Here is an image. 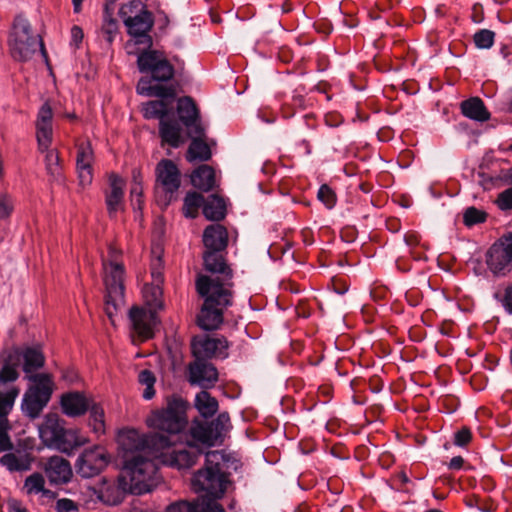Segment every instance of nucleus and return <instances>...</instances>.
I'll return each mask as SVG.
<instances>
[{
    "instance_id": "25",
    "label": "nucleus",
    "mask_w": 512,
    "mask_h": 512,
    "mask_svg": "<svg viewBox=\"0 0 512 512\" xmlns=\"http://www.w3.org/2000/svg\"><path fill=\"white\" fill-rule=\"evenodd\" d=\"M461 113L468 119L476 122H486L491 114L479 97H471L460 104Z\"/></svg>"
},
{
    "instance_id": "33",
    "label": "nucleus",
    "mask_w": 512,
    "mask_h": 512,
    "mask_svg": "<svg viewBox=\"0 0 512 512\" xmlns=\"http://www.w3.org/2000/svg\"><path fill=\"white\" fill-rule=\"evenodd\" d=\"M166 98H160V100L149 101L142 107L143 115L146 119L158 118L160 121L166 119L169 113V108L166 102Z\"/></svg>"
},
{
    "instance_id": "14",
    "label": "nucleus",
    "mask_w": 512,
    "mask_h": 512,
    "mask_svg": "<svg viewBox=\"0 0 512 512\" xmlns=\"http://www.w3.org/2000/svg\"><path fill=\"white\" fill-rule=\"evenodd\" d=\"M156 189H161L166 194L167 202L171 200L172 195L180 187V172L173 161L168 159L161 160L156 166Z\"/></svg>"
},
{
    "instance_id": "29",
    "label": "nucleus",
    "mask_w": 512,
    "mask_h": 512,
    "mask_svg": "<svg viewBox=\"0 0 512 512\" xmlns=\"http://www.w3.org/2000/svg\"><path fill=\"white\" fill-rule=\"evenodd\" d=\"M192 138L191 144L187 151V160L193 162L196 160L206 161L211 157L209 146L203 141L204 136L197 137L189 135Z\"/></svg>"
},
{
    "instance_id": "27",
    "label": "nucleus",
    "mask_w": 512,
    "mask_h": 512,
    "mask_svg": "<svg viewBox=\"0 0 512 512\" xmlns=\"http://www.w3.org/2000/svg\"><path fill=\"white\" fill-rule=\"evenodd\" d=\"M159 133L162 141L172 147H179L183 142L182 129L174 120H169L168 118L162 119L160 121Z\"/></svg>"
},
{
    "instance_id": "12",
    "label": "nucleus",
    "mask_w": 512,
    "mask_h": 512,
    "mask_svg": "<svg viewBox=\"0 0 512 512\" xmlns=\"http://www.w3.org/2000/svg\"><path fill=\"white\" fill-rule=\"evenodd\" d=\"M128 328L133 339L145 341L153 336L157 324L156 312L145 306H132L127 314Z\"/></svg>"
},
{
    "instance_id": "48",
    "label": "nucleus",
    "mask_w": 512,
    "mask_h": 512,
    "mask_svg": "<svg viewBox=\"0 0 512 512\" xmlns=\"http://www.w3.org/2000/svg\"><path fill=\"white\" fill-rule=\"evenodd\" d=\"M498 242L503 245V249L508 253L512 259V232L501 237Z\"/></svg>"
},
{
    "instance_id": "13",
    "label": "nucleus",
    "mask_w": 512,
    "mask_h": 512,
    "mask_svg": "<svg viewBox=\"0 0 512 512\" xmlns=\"http://www.w3.org/2000/svg\"><path fill=\"white\" fill-rule=\"evenodd\" d=\"M110 457L105 448L95 446L84 450L76 462V471L83 478L98 475L109 463Z\"/></svg>"
},
{
    "instance_id": "19",
    "label": "nucleus",
    "mask_w": 512,
    "mask_h": 512,
    "mask_svg": "<svg viewBox=\"0 0 512 512\" xmlns=\"http://www.w3.org/2000/svg\"><path fill=\"white\" fill-rule=\"evenodd\" d=\"M218 380V372L211 364L203 360H195L189 366V381L193 385L208 389Z\"/></svg>"
},
{
    "instance_id": "1",
    "label": "nucleus",
    "mask_w": 512,
    "mask_h": 512,
    "mask_svg": "<svg viewBox=\"0 0 512 512\" xmlns=\"http://www.w3.org/2000/svg\"><path fill=\"white\" fill-rule=\"evenodd\" d=\"M187 404L178 396H171L161 408L146 417V425L155 430L141 433L135 429L119 432L117 442L123 460L121 481L123 489L141 495L151 491L158 464L177 469L193 466L202 453L192 441L182 442L188 420Z\"/></svg>"
},
{
    "instance_id": "53",
    "label": "nucleus",
    "mask_w": 512,
    "mask_h": 512,
    "mask_svg": "<svg viewBox=\"0 0 512 512\" xmlns=\"http://www.w3.org/2000/svg\"><path fill=\"white\" fill-rule=\"evenodd\" d=\"M463 463L464 460L461 456H455L450 460L448 467L453 470H459L462 468Z\"/></svg>"
},
{
    "instance_id": "58",
    "label": "nucleus",
    "mask_w": 512,
    "mask_h": 512,
    "mask_svg": "<svg viewBox=\"0 0 512 512\" xmlns=\"http://www.w3.org/2000/svg\"><path fill=\"white\" fill-rule=\"evenodd\" d=\"M511 149H512V146H511Z\"/></svg>"
},
{
    "instance_id": "10",
    "label": "nucleus",
    "mask_w": 512,
    "mask_h": 512,
    "mask_svg": "<svg viewBox=\"0 0 512 512\" xmlns=\"http://www.w3.org/2000/svg\"><path fill=\"white\" fill-rule=\"evenodd\" d=\"M119 16L127 27L128 33L135 39V44L151 46L152 41L148 32L152 28L153 19L140 1L134 0L122 5Z\"/></svg>"
},
{
    "instance_id": "31",
    "label": "nucleus",
    "mask_w": 512,
    "mask_h": 512,
    "mask_svg": "<svg viewBox=\"0 0 512 512\" xmlns=\"http://www.w3.org/2000/svg\"><path fill=\"white\" fill-rule=\"evenodd\" d=\"M195 407L202 417L210 418L218 410V401L203 390L196 394Z\"/></svg>"
},
{
    "instance_id": "55",
    "label": "nucleus",
    "mask_w": 512,
    "mask_h": 512,
    "mask_svg": "<svg viewBox=\"0 0 512 512\" xmlns=\"http://www.w3.org/2000/svg\"><path fill=\"white\" fill-rule=\"evenodd\" d=\"M154 394H155V391H154L153 386H146V388L143 392V397L146 400H150L154 396Z\"/></svg>"
},
{
    "instance_id": "57",
    "label": "nucleus",
    "mask_w": 512,
    "mask_h": 512,
    "mask_svg": "<svg viewBox=\"0 0 512 512\" xmlns=\"http://www.w3.org/2000/svg\"><path fill=\"white\" fill-rule=\"evenodd\" d=\"M507 178L512 183V168H510L507 172Z\"/></svg>"
},
{
    "instance_id": "41",
    "label": "nucleus",
    "mask_w": 512,
    "mask_h": 512,
    "mask_svg": "<svg viewBox=\"0 0 512 512\" xmlns=\"http://www.w3.org/2000/svg\"><path fill=\"white\" fill-rule=\"evenodd\" d=\"M317 197L328 209H331L335 206L336 195L329 186L322 185L319 188Z\"/></svg>"
},
{
    "instance_id": "9",
    "label": "nucleus",
    "mask_w": 512,
    "mask_h": 512,
    "mask_svg": "<svg viewBox=\"0 0 512 512\" xmlns=\"http://www.w3.org/2000/svg\"><path fill=\"white\" fill-rule=\"evenodd\" d=\"M8 45L11 56L18 61L31 59L38 50L44 53L40 37L32 33L29 22L23 17L15 18Z\"/></svg>"
},
{
    "instance_id": "56",
    "label": "nucleus",
    "mask_w": 512,
    "mask_h": 512,
    "mask_svg": "<svg viewBox=\"0 0 512 512\" xmlns=\"http://www.w3.org/2000/svg\"><path fill=\"white\" fill-rule=\"evenodd\" d=\"M84 0H72L73 3V10L75 13H79L81 11L82 2Z\"/></svg>"
},
{
    "instance_id": "54",
    "label": "nucleus",
    "mask_w": 512,
    "mask_h": 512,
    "mask_svg": "<svg viewBox=\"0 0 512 512\" xmlns=\"http://www.w3.org/2000/svg\"><path fill=\"white\" fill-rule=\"evenodd\" d=\"M205 512H225L223 507L220 504H210L206 508H204Z\"/></svg>"
},
{
    "instance_id": "17",
    "label": "nucleus",
    "mask_w": 512,
    "mask_h": 512,
    "mask_svg": "<svg viewBox=\"0 0 512 512\" xmlns=\"http://www.w3.org/2000/svg\"><path fill=\"white\" fill-rule=\"evenodd\" d=\"M94 153L89 142H82L77 147L76 171L79 185L82 188L88 187L93 180L92 163Z\"/></svg>"
},
{
    "instance_id": "45",
    "label": "nucleus",
    "mask_w": 512,
    "mask_h": 512,
    "mask_svg": "<svg viewBox=\"0 0 512 512\" xmlns=\"http://www.w3.org/2000/svg\"><path fill=\"white\" fill-rule=\"evenodd\" d=\"M502 305L505 310L512 315V284L505 289Z\"/></svg>"
},
{
    "instance_id": "51",
    "label": "nucleus",
    "mask_w": 512,
    "mask_h": 512,
    "mask_svg": "<svg viewBox=\"0 0 512 512\" xmlns=\"http://www.w3.org/2000/svg\"><path fill=\"white\" fill-rule=\"evenodd\" d=\"M104 31L109 34V40H112V34H114L117 30L116 21L113 19H105V24L103 26Z\"/></svg>"
},
{
    "instance_id": "22",
    "label": "nucleus",
    "mask_w": 512,
    "mask_h": 512,
    "mask_svg": "<svg viewBox=\"0 0 512 512\" xmlns=\"http://www.w3.org/2000/svg\"><path fill=\"white\" fill-rule=\"evenodd\" d=\"M44 470L49 481L53 484H65L72 477L70 463L60 456L50 457Z\"/></svg>"
},
{
    "instance_id": "15",
    "label": "nucleus",
    "mask_w": 512,
    "mask_h": 512,
    "mask_svg": "<svg viewBox=\"0 0 512 512\" xmlns=\"http://www.w3.org/2000/svg\"><path fill=\"white\" fill-rule=\"evenodd\" d=\"M228 343L223 337H195L192 341V351L196 360H203L212 357L224 359L228 356Z\"/></svg>"
},
{
    "instance_id": "49",
    "label": "nucleus",
    "mask_w": 512,
    "mask_h": 512,
    "mask_svg": "<svg viewBox=\"0 0 512 512\" xmlns=\"http://www.w3.org/2000/svg\"><path fill=\"white\" fill-rule=\"evenodd\" d=\"M156 265L157 266L161 265L160 259H158L157 262L155 264H153V266H152L151 276H152L153 282L151 284H159L160 285L163 280L162 273L160 271V268L156 267Z\"/></svg>"
},
{
    "instance_id": "43",
    "label": "nucleus",
    "mask_w": 512,
    "mask_h": 512,
    "mask_svg": "<svg viewBox=\"0 0 512 512\" xmlns=\"http://www.w3.org/2000/svg\"><path fill=\"white\" fill-rule=\"evenodd\" d=\"M55 509L57 512H75L78 510L77 504L67 498L57 500Z\"/></svg>"
},
{
    "instance_id": "37",
    "label": "nucleus",
    "mask_w": 512,
    "mask_h": 512,
    "mask_svg": "<svg viewBox=\"0 0 512 512\" xmlns=\"http://www.w3.org/2000/svg\"><path fill=\"white\" fill-rule=\"evenodd\" d=\"M45 479L40 473H33L28 476L24 483V488L28 494H47L49 491L44 489Z\"/></svg>"
},
{
    "instance_id": "39",
    "label": "nucleus",
    "mask_w": 512,
    "mask_h": 512,
    "mask_svg": "<svg viewBox=\"0 0 512 512\" xmlns=\"http://www.w3.org/2000/svg\"><path fill=\"white\" fill-rule=\"evenodd\" d=\"M486 213L475 207H469L463 214L464 224L468 227L482 223L486 220Z\"/></svg>"
},
{
    "instance_id": "5",
    "label": "nucleus",
    "mask_w": 512,
    "mask_h": 512,
    "mask_svg": "<svg viewBox=\"0 0 512 512\" xmlns=\"http://www.w3.org/2000/svg\"><path fill=\"white\" fill-rule=\"evenodd\" d=\"M38 433L44 446L69 456L89 441L79 429L65 428L63 421L55 413L45 415L38 426Z\"/></svg>"
},
{
    "instance_id": "52",
    "label": "nucleus",
    "mask_w": 512,
    "mask_h": 512,
    "mask_svg": "<svg viewBox=\"0 0 512 512\" xmlns=\"http://www.w3.org/2000/svg\"><path fill=\"white\" fill-rule=\"evenodd\" d=\"M71 37H72V41L75 43V44H78L82 41L83 39V31L80 27L78 26H73L72 29H71Z\"/></svg>"
},
{
    "instance_id": "38",
    "label": "nucleus",
    "mask_w": 512,
    "mask_h": 512,
    "mask_svg": "<svg viewBox=\"0 0 512 512\" xmlns=\"http://www.w3.org/2000/svg\"><path fill=\"white\" fill-rule=\"evenodd\" d=\"M142 184H141V175L137 170L133 171V184L130 190L131 203L132 206L136 209H141L142 204Z\"/></svg>"
},
{
    "instance_id": "50",
    "label": "nucleus",
    "mask_w": 512,
    "mask_h": 512,
    "mask_svg": "<svg viewBox=\"0 0 512 512\" xmlns=\"http://www.w3.org/2000/svg\"><path fill=\"white\" fill-rule=\"evenodd\" d=\"M8 512H27L23 504L16 499H9L7 502Z\"/></svg>"
},
{
    "instance_id": "4",
    "label": "nucleus",
    "mask_w": 512,
    "mask_h": 512,
    "mask_svg": "<svg viewBox=\"0 0 512 512\" xmlns=\"http://www.w3.org/2000/svg\"><path fill=\"white\" fill-rule=\"evenodd\" d=\"M226 285L220 283L218 278L207 275L197 278V292L204 298L197 322L203 330H215L223 322V311L232 304V292Z\"/></svg>"
},
{
    "instance_id": "35",
    "label": "nucleus",
    "mask_w": 512,
    "mask_h": 512,
    "mask_svg": "<svg viewBox=\"0 0 512 512\" xmlns=\"http://www.w3.org/2000/svg\"><path fill=\"white\" fill-rule=\"evenodd\" d=\"M205 199L197 192H189L184 198L183 212L186 217L194 218L200 207H204Z\"/></svg>"
},
{
    "instance_id": "21",
    "label": "nucleus",
    "mask_w": 512,
    "mask_h": 512,
    "mask_svg": "<svg viewBox=\"0 0 512 512\" xmlns=\"http://www.w3.org/2000/svg\"><path fill=\"white\" fill-rule=\"evenodd\" d=\"M512 259L499 242L493 244L486 254V264L495 276H504L511 267Z\"/></svg>"
},
{
    "instance_id": "16",
    "label": "nucleus",
    "mask_w": 512,
    "mask_h": 512,
    "mask_svg": "<svg viewBox=\"0 0 512 512\" xmlns=\"http://www.w3.org/2000/svg\"><path fill=\"white\" fill-rule=\"evenodd\" d=\"M177 113L180 121L188 129L189 135L205 136V128L199 119L198 108L189 96L178 99Z\"/></svg>"
},
{
    "instance_id": "42",
    "label": "nucleus",
    "mask_w": 512,
    "mask_h": 512,
    "mask_svg": "<svg viewBox=\"0 0 512 512\" xmlns=\"http://www.w3.org/2000/svg\"><path fill=\"white\" fill-rule=\"evenodd\" d=\"M497 204L501 210L512 209V186L498 195Z\"/></svg>"
},
{
    "instance_id": "3",
    "label": "nucleus",
    "mask_w": 512,
    "mask_h": 512,
    "mask_svg": "<svg viewBox=\"0 0 512 512\" xmlns=\"http://www.w3.org/2000/svg\"><path fill=\"white\" fill-rule=\"evenodd\" d=\"M137 65L141 73L147 76L140 78L136 90L146 97L173 98L175 89L162 83L170 81L174 76V67L162 52L156 50L142 51L137 57Z\"/></svg>"
},
{
    "instance_id": "18",
    "label": "nucleus",
    "mask_w": 512,
    "mask_h": 512,
    "mask_svg": "<svg viewBox=\"0 0 512 512\" xmlns=\"http://www.w3.org/2000/svg\"><path fill=\"white\" fill-rule=\"evenodd\" d=\"M92 399L80 391H69L60 397V407L64 415L70 418L83 416L91 406Z\"/></svg>"
},
{
    "instance_id": "24",
    "label": "nucleus",
    "mask_w": 512,
    "mask_h": 512,
    "mask_svg": "<svg viewBox=\"0 0 512 512\" xmlns=\"http://www.w3.org/2000/svg\"><path fill=\"white\" fill-rule=\"evenodd\" d=\"M227 230L219 225H209L203 234V243L207 251H221L227 246Z\"/></svg>"
},
{
    "instance_id": "30",
    "label": "nucleus",
    "mask_w": 512,
    "mask_h": 512,
    "mask_svg": "<svg viewBox=\"0 0 512 512\" xmlns=\"http://www.w3.org/2000/svg\"><path fill=\"white\" fill-rule=\"evenodd\" d=\"M226 206L224 200L216 195L209 196L203 207V214L208 220L219 221L225 217Z\"/></svg>"
},
{
    "instance_id": "7",
    "label": "nucleus",
    "mask_w": 512,
    "mask_h": 512,
    "mask_svg": "<svg viewBox=\"0 0 512 512\" xmlns=\"http://www.w3.org/2000/svg\"><path fill=\"white\" fill-rule=\"evenodd\" d=\"M35 135L38 151L45 153V167L47 174L55 182H62V167L57 149H51L53 141V111L48 102L38 110L35 120Z\"/></svg>"
},
{
    "instance_id": "8",
    "label": "nucleus",
    "mask_w": 512,
    "mask_h": 512,
    "mask_svg": "<svg viewBox=\"0 0 512 512\" xmlns=\"http://www.w3.org/2000/svg\"><path fill=\"white\" fill-rule=\"evenodd\" d=\"M224 454L220 451H209L205 455V468L199 470L192 479L193 488L197 492H206L213 498L221 497L227 487L228 480L222 470Z\"/></svg>"
},
{
    "instance_id": "40",
    "label": "nucleus",
    "mask_w": 512,
    "mask_h": 512,
    "mask_svg": "<svg viewBox=\"0 0 512 512\" xmlns=\"http://www.w3.org/2000/svg\"><path fill=\"white\" fill-rule=\"evenodd\" d=\"M494 32L488 29H482L475 33L474 35V43L476 47L480 49H488L494 43Z\"/></svg>"
},
{
    "instance_id": "44",
    "label": "nucleus",
    "mask_w": 512,
    "mask_h": 512,
    "mask_svg": "<svg viewBox=\"0 0 512 512\" xmlns=\"http://www.w3.org/2000/svg\"><path fill=\"white\" fill-rule=\"evenodd\" d=\"M471 440V431L464 427L462 428L461 430H459L458 432L455 433V436H454V444L457 445V446H465L466 444H468Z\"/></svg>"
},
{
    "instance_id": "32",
    "label": "nucleus",
    "mask_w": 512,
    "mask_h": 512,
    "mask_svg": "<svg viewBox=\"0 0 512 512\" xmlns=\"http://www.w3.org/2000/svg\"><path fill=\"white\" fill-rule=\"evenodd\" d=\"M143 299L146 308L157 311L162 308V288L159 284H145L142 289Z\"/></svg>"
},
{
    "instance_id": "36",
    "label": "nucleus",
    "mask_w": 512,
    "mask_h": 512,
    "mask_svg": "<svg viewBox=\"0 0 512 512\" xmlns=\"http://www.w3.org/2000/svg\"><path fill=\"white\" fill-rule=\"evenodd\" d=\"M210 504L218 503L214 499L203 501L200 504L179 501L168 506L166 512H205L204 508H206Z\"/></svg>"
},
{
    "instance_id": "47",
    "label": "nucleus",
    "mask_w": 512,
    "mask_h": 512,
    "mask_svg": "<svg viewBox=\"0 0 512 512\" xmlns=\"http://www.w3.org/2000/svg\"><path fill=\"white\" fill-rule=\"evenodd\" d=\"M14 209V202L8 196L2 195V218L9 216Z\"/></svg>"
},
{
    "instance_id": "6",
    "label": "nucleus",
    "mask_w": 512,
    "mask_h": 512,
    "mask_svg": "<svg viewBox=\"0 0 512 512\" xmlns=\"http://www.w3.org/2000/svg\"><path fill=\"white\" fill-rule=\"evenodd\" d=\"M120 253L115 247H109L108 259L103 260L104 284L106 289L105 312L114 324V316L124 306L125 268L118 261Z\"/></svg>"
},
{
    "instance_id": "46",
    "label": "nucleus",
    "mask_w": 512,
    "mask_h": 512,
    "mask_svg": "<svg viewBox=\"0 0 512 512\" xmlns=\"http://www.w3.org/2000/svg\"><path fill=\"white\" fill-rule=\"evenodd\" d=\"M139 382L145 386H154L155 377L149 370H143L139 374Z\"/></svg>"
},
{
    "instance_id": "34",
    "label": "nucleus",
    "mask_w": 512,
    "mask_h": 512,
    "mask_svg": "<svg viewBox=\"0 0 512 512\" xmlns=\"http://www.w3.org/2000/svg\"><path fill=\"white\" fill-rule=\"evenodd\" d=\"M88 411L90 412L89 425L91 426L93 432L98 435L104 434L105 421L103 408L92 400Z\"/></svg>"
},
{
    "instance_id": "26",
    "label": "nucleus",
    "mask_w": 512,
    "mask_h": 512,
    "mask_svg": "<svg viewBox=\"0 0 512 512\" xmlns=\"http://www.w3.org/2000/svg\"><path fill=\"white\" fill-rule=\"evenodd\" d=\"M32 458L25 450H16L2 456V466L11 472H22L30 469Z\"/></svg>"
},
{
    "instance_id": "11",
    "label": "nucleus",
    "mask_w": 512,
    "mask_h": 512,
    "mask_svg": "<svg viewBox=\"0 0 512 512\" xmlns=\"http://www.w3.org/2000/svg\"><path fill=\"white\" fill-rule=\"evenodd\" d=\"M230 417L228 413H220L210 424L195 423L190 428L192 444L214 446L222 440L225 433L230 429Z\"/></svg>"
},
{
    "instance_id": "28",
    "label": "nucleus",
    "mask_w": 512,
    "mask_h": 512,
    "mask_svg": "<svg viewBox=\"0 0 512 512\" xmlns=\"http://www.w3.org/2000/svg\"><path fill=\"white\" fill-rule=\"evenodd\" d=\"M191 182L194 187L210 191L215 186V172L208 165H201L191 175Z\"/></svg>"
},
{
    "instance_id": "2",
    "label": "nucleus",
    "mask_w": 512,
    "mask_h": 512,
    "mask_svg": "<svg viewBox=\"0 0 512 512\" xmlns=\"http://www.w3.org/2000/svg\"><path fill=\"white\" fill-rule=\"evenodd\" d=\"M24 360L23 371L30 382L22 399L21 408L25 415L35 419L49 403L55 384L48 373H34L43 367L45 359L43 354L35 348H27L21 356L18 351L9 354L6 363L2 365V452L12 449V442L7 434L9 428L5 415L12 409L20 389L15 385H5L19 377V365Z\"/></svg>"
},
{
    "instance_id": "23",
    "label": "nucleus",
    "mask_w": 512,
    "mask_h": 512,
    "mask_svg": "<svg viewBox=\"0 0 512 512\" xmlns=\"http://www.w3.org/2000/svg\"><path fill=\"white\" fill-rule=\"evenodd\" d=\"M110 190L106 193V205L109 215L112 217L123 206V195H124V180L112 174L109 178Z\"/></svg>"
},
{
    "instance_id": "20",
    "label": "nucleus",
    "mask_w": 512,
    "mask_h": 512,
    "mask_svg": "<svg viewBox=\"0 0 512 512\" xmlns=\"http://www.w3.org/2000/svg\"><path fill=\"white\" fill-rule=\"evenodd\" d=\"M218 252L219 251H207L203 256L204 266L207 271L213 274L210 277L218 278L220 283H227L226 288L230 289L232 286L230 282L232 272Z\"/></svg>"
}]
</instances>
